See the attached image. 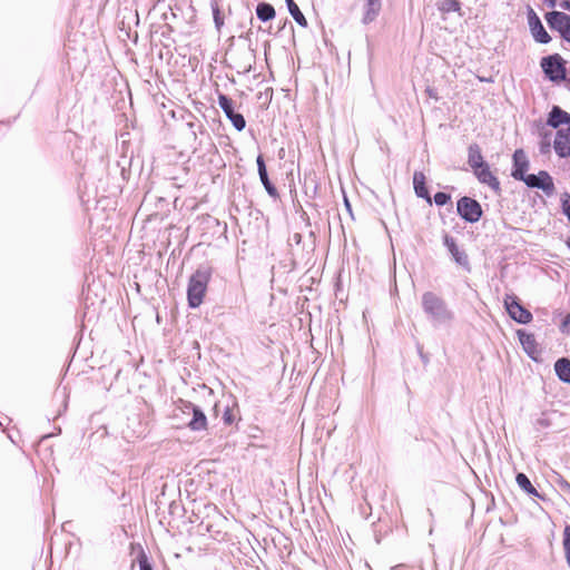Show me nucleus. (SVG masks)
Returning a JSON list of instances; mask_svg holds the SVG:
<instances>
[{"mask_svg": "<svg viewBox=\"0 0 570 570\" xmlns=\"http://www.w3.org/2000/svg\"><path fill=\"white\" fill-rule=\"evenodd\" d=\"M213 276V267H198L189 277L187 285V301L191 308L199 307L206 297L209 282Z\"/></svg>", "mask_w": 570, "mask_h": 570, "instance_id": "obj_1", "label": "nucleus"}, {"mask_svg": "<svg viewBox=\"0 0 570 570\" xmlns=\"http://www.w3.org/2000/svg\"><path fill=\"white\" fill-rule=\"evenodd\" d=\"M541 67L547 77L554 82H560L566 78L564 61L559 55L549 56L542 59Z\"/></svg>", "mask_w": 570, "mask_h": 570, "instance_id": "obj_2", "label": "nucleus"}, {"mask_svg": "<svg viewBox=\"0 0 570 570\" xmlns=\"http://www.w3.org/2000/svg\"><path fill=\"white\" fill-rule=\"evenodd\" d=\"M458 214L469 223H476L482 216L481 205L473 198L464 196L458 200Z\"/></svg>", "mask_w": 570, "mask_h": 570, "instance_id": "obj_3", "label": "nucleus"}, {"mask_svg": "<svg viewBox=\"0 0 570 570\" xmlns=\"http://www.w3.org/2000/svg\"><path fill=\"white\" fill-rule=\"evenodd\" d=\"M504 306L512 320L520 324H528L532 321V314L529 309L520 304L515 295H505Z\"/></svg>", "mask_w": 570, "mask_h": 570, "instance_id": "obj_4", "label": "nucleus"}, {"mask_svg": "<svg viewBox=\"0 0 570 570\" xmlns=\"http://www.w3.org/2000/svg\"><path fill=\"white\" fill-rule=\"evenodd\" d=\"M528 187L542 189L546 194L551 195L554 191V183L548 171L541 170L538 175H524L521 178Z\"/></svg>", "mask_w": 570, "mask_h": 570, "instance_id": "obj_5", "label": "nucleus"}, {"mask_svg": "<svg viewBox=\"0 0 570 570\" xmlns=\"http://www.w3.org/2000/svg\"><path fill=\"white\" fill-rule=\"evenodd\" d=\"M424 311L433 317H442L446 314L444 302L434 293L428 292L422 296Z\"/></svg>", "mask_w": 570, "mask_h": 570, "instance_id": "obj_6", "label": "nucleus"}, {"mask_svg": "<svg viewBox=\"0 0 570 570\" xmlns=\"http://www.w3.org/2000/svg\"><path fill=\"white\" fill-rule=\"evenodd\" d=\"M218 105L237 130L240 131L245 128L246 121L243 115L235 112L233 100L230 98L225 95H220L218 97Z\"/></svg>", "mask_w": 570, "mask_h": 570, "instance_id": "obj_7", "label": "nucleus"}, {"mask_svg": "<svg viewBox=\"0 0 570 570\" xmlns=\"http://www.w3.org/2000/svg\"><path fill=\"white\" fill-rule=\"evenodd\" d=\"M553 147L559 157H570V127L558 129Z\"/></svg>", "mask_w": 570, "mask_h": 570, "instance_id": "obj_8", "label": "nucleus"}, {"mask_svg": "<svg viewBox=\"0 0 570 570\" xmlns=\"http://www.w3.org/2000/svg\"><path fill=\"white\" fill-rule=\"evenodd\" d=\"M186 409H188L193 414L191 420L187 423L188 429L193 432L207 431L208 420H207V416L205 415V413L202 411V409L191 403H189L186 406Z\"/></svg>", "mask_w": 570, "mask_h": 570, "instance_id": "obj_9", "label": "nucleus"}, {"mask_svg": "<svg viewBox=\"0 0 570 570\" xmlns=\"http://www.w3.org/2000/svg\"><path fill=\"white\" fill-rule=\"evenodd\" d=\"M528 167L529 161L525 153L522 149H517L513 154L512 177L514 179L521 180V178L527 175Z\"/></svg>", "mask_w": 570, "mask_h": 570, "instance_id": "obj_10", "label": "nucleus"}, {"mask_svg": "<svg viewBox=\"0 0 570 570\" xmlns=\"http://www.w3.org/2000/svg\"><path fill=\"white\" fill-rule=\"evenodd\" d=\"M474 175L479 179L480 183L488 185L493 190L500 189V181L495 177V175L491 171L488 164L481 166L480 168L475 169Z\"/></svg>", "mask_w": 570, "mask_h": 570, "instance_id": "obj_11", "label": "nucleus"}, {"mask_svg": "<svg viewBox=\"0 0 570 570\" xmlns=\"http://www.w3.org/2000/svg\"><path fill=\"white\" fill-rule=\"evenodd\" d=\"M547 124L552 128H559L562 125L570 127V114L558 106H553L549 112Z\"/></svg>", "mask_w": 570, "mask_h": 570, "instance_id": "obj_12", "label": "nucleus"}, {"mask_svg": "<svg viewBox=\"0 0 570 570\" xmlns=\"http://www.w3.org/2000/svg\"><path fill=\"white\" fill-rule=\"evenodd\" d=\"M547 21L551 28L557 29L561 35H563L568 26H570V17L558 11L548 13Z\"/></svg>", "mask_w": 570, "mask_h": 570, "instance_id": "obj_13", "label": "nucleus"}, {"mask_svg": "<svg viewBox=\"0 0 570 570\" xmlns=\"http://www.w3.org/2000/svg\"><path fill=\"white\" fill-rule=\"evenodd\" d=\"M413 185L415 194L426 199L428 202H431L429 189L426 187V178L425 175L422 171H415L413 175Z\"/></svg>", "mask_w": 570, "mask_h": 570, "instance_id": "obj_14", "label": "nucleus"}, {"mask_svg": "<svg viewBox=\"0 0 570 570\" xmlns=\"http://www.w3.org/2000/svg\"><path fill=\"white\" fill-rule=\"evenodd\" d=\"M530 27L532 36L538 42L548 43L550 41V36L537 17H530Z\"/></svg>", "mask_w": 570, "mask_h": 570, "instance_id": "obj_15", "label": "nucleus"}, {"mask_svg": "<svg viewBox=\"0 0 570 570\" xmlns=\"http://www.w3.org/2000/svg\"><path fill=\"white\" fill-rule=\"evenodd\" d=\"M257 167H258L259 178H261V180H262L266 191L271 196L275 197L277 195V189L268 179V175H267V171H266L265 163H264V159H263L262 156L257 157Z\"/></svg>", "mask_w": 570, "mask_h": 570, "instance_id": "obj_16", "label": "nucleus"}, {"mask_svg": "<svg viewBox=\"0 0 570 570\" xmlns=\"http://www.w3.org/2000/svg\"><path fill=\"white\" fill-rule=\"evenodd\" d=\"M444 244L452 254L453 258L456 263L461 265H465L468 263V256L465 253L461 252L455 243V239L450 236H445Z\"/></svg>", "mask_w": 570, "mask_h": 570, "instance_id": "obj_17", "label": "nucleus"}, {"mask_svg": "<svg viewBox=\"0 0 570 570\" xmlns=\"http://www.w3.org/2000/svg\"><path fill=\"white\" fill-rule=\"evenodd\" d=\"M520 343L529 355H533L538 352L535 337L531 333H527L522 330L518 331Z\"/></svg>", "mask_w": 570, "mask_h": 570, "instance_id": "obj_18", "label": "nucleus"}, {"mask_svg": "<svg viewBox=\"0 0 570 570\" xmlns=\"http://www.w3.org/2000/svg\"><path fill=\"white\" fill-rule=\"evenodd\" d=\"M468 163L473 171L487 164L483 160L481 148L476 144H473L469 147Z\"/></svg>", "mask_w": 570, "mask_h": 570, "instance_id": "obj_19", "label": "nucleus"}, {"mask_svg": "<svg viewBox=\"0 0 570 570\" xmlns=\"http://www.w3.org/2000/svg\"><path fill=\"white\" fill-rule=\"evenodd\" d=\"M554 370L561 381L570 383V360L559 358L554 364Z\"/></svg>", "mask_w": 570, "mask_h": 570, "instance_id": "obj_20", "label": "nucleus"}, {"mask_svg": "<svg viewBox=\"0 0 570 570\" xmlns=\"http://www.w3.org/2000/svg\"><path fill=\"white\" fill-rule=\"evenodd\" d=\"M256 13L262 21H268L274 18L275 10L269 3L261 2L256 8Z\"/></svg>", "mask_w": 570, "mask_h": 570, "instance_id": "obj_21", "label": "nucleus"}, {"mask_svg": "<svg viewBox=\"0 0 570 570\" xmlns=\"http://www.w3.org/2000/svg\"><path fill=\"white\" fill-rule=\"evenodd\" d=\"M238 406H226L223 413V421L226 425H233L238 420Z\"/></svg>", "mask_w": 570, "mask_h": 570, "instance_id": "obj_22", "label": "nucleus"}, {"mask_svg": "<svg viewBox=\"0 0 570 570\" xmlns=\"http://www.w3.org/2000/svg\"><path fill=\"white\" fill-rule=\"evenodd\" d=\"M515 481L518 483V485L524 490L527 493L529 494H533V495H537V490L534 489V487L531 484L529 478L524 474V473H518L517 474V478H515Z\"/></svg>", "mask_w": 570, "mask_h": 570, "instance_id": "obj_23", "label": "nucleus"}, {"mask_svg": "<svg viewBox=\"0 0 570 570\" xmlns=\"http://www.w3.org/2000/svg\"><path fill=\"white\" fill-rule=\"evenodd\" d=\"M287 6H288V10H289L292 17L294 18V20L299 26L306 27L307 21H306L304 14L302 13L301 9L298 8L297 3L296 2H287Z\"/></svg>", "mask_w": 570, "mask_h": 570, "instance_id": "obj_24", "label": "nucleus"}, {"mask_svg": "<svg viewBox=\"0 0 570 570\" xmlns=\"http://www.w3.org/2000/svg\"><path fill=\"white\" fill-rule=\"evenodd\" d=\"M562 547H563L567 563L570 567V525L569 524H567L563 529Z\"/></svg>", "mask_w": 570, "mask_h": 570, "instance_id": "obj_25", "label": "nucleus"}, {"mask_svg": "<svg viewBox=\"0 0 570 570\" xmlns=\"http://www.w3.org/2000/svg\"><path fill=\"white\" fill-rule=\"evenodd\" d=\"M451 199V196L446 193L439 191L434 195V202L438 206H443L448 204Z\"/></svg>", "mask_w": 570, "mask_h": 570, "instance_id": "obj_26", "label": "nucleus"}, {"mask_svg": "<svg viewBox=\"0 0 570 570\" xmlns=\"http://www.w3.org/2000/svg\"><path fill=\"white\" fill-rule=\"evenodd\" d=\"M562 210L563 214L567 216V218L570 222V195L564 194L562 198Z\"/></svg>", "mask_w": 570, "mask_h": 570, "instance_id": "obj_27", "label": "nucleus"}, {"mask_svg": "<svg viewBox=\"0 0 570 570\" xmlns=\"http://www.w3.org/2000/svg\"><path fill=\"white\" fill-rule=\"evenodd\" d=\"M138 561H139L140 570H153V568L148 561V558L145 553H141Z\"/></svg>", "mask_w": 570, "mask_h": 570, "instance_id": "obj_28", "label": "nucleus"}, {"mask_svg": "<svg viewBox=\"0 0 570 570\" xmlns=\"http://www.w3.org/2000/svg\"><path fill=\"white\" fill-rule=\"evenodd\" d=\"M560 330L562 333L570 335V313L562 321Z\"/></svg>", "mask_w": 570, "mask_h": 570, "instance_id": "obj_29", "label": "nucleus"}, {"mask_svg": "<svg viewBox=\"0 0 570 570\" xmlns=\"http://www.w3.org/2000/svg\"><path fill=\"white\" fill-rule=\"evenodd\" d=\"M214 13H215V21H216V24L219 26L223 23V21L219 19L218 17V10L216 8H214Z\"/></svg>", "mask_w": 570, "mask_h": 570, "instance_id": "obj_30", "label": "nucleus"}, {"mask_svg": "<svg viewBox=\"0 0 570 570\" xmlns=\"http://www.w3.org/2000/svg\"><path fill=\"white\" fill-rule=\"evenodd\" d=\"M562 37L570 41V24L568 26V28L566 29V32L562 35Z\"/></svg>", "mask_w": 570, "mask_h": 570, "instance_id": "obj_31", "label": "nucleus"}, {"mask_svg": "<svg viewBox=\"0 0 570 570\" xmlns=\"http://www.w3.org/2000/svg\"><path fill=\"white\" fill-rule=\"evenodd\" d=\"M459 4H460V2H458V1L451 2V7L453 10H459L460 9Z\"/></svg>", "mask_w": 570, "mask_h": 570, "instance_id": "obj_32", "label": "nucleus"}, {"mask_svg": "<svg viewBox=\"0 0 570 570\" xmlns=\"http://www.w3.org/2000/svg\"><path fill=\"white\" fill-rule=\"evenodd\" d=\"M561 7L564 8V9L570 10V1L561 2Z\"/></svg>", "mask_w": 570, "mask_h": 570, "instance_id": "obj_33", "label": "nucleus"}, {"mask_svg": "<svg viewBox=\"0 0 570 570\" xmlns=\"http://www.w3.org/2000/svg\"><path fill=\"white\" fill-rule=\"evenodd\" d=\"M217 410H218V403L215 404L214 406V411L217 413Z\"/></svg>", "mask_w": 570, "mask_h": 570, "instance_id": "obj_34", "label": "nucleus"}, {"mask_svg": "<svg viewBox=\"0 0 570 570\" xmlns=\"http://www.w3.org/2000/svg\"><path fill=\"white\" fill-rule=\"evenodd\" d=\"M376 3H377V2H374V1L368 2V4H370V6H374V4H376Z\"/></svg>", "mask_w": 570, "mask_h": 570, "instance_id": "obj_35", "label": "nucleus"}]
</instances>
